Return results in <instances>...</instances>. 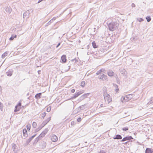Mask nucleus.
Listing matches in <instances>:
<instances>
[{
	"mask_svg": "<svg viewBox=\"0 0 153 153\" xmlns=\"http://www.w3.org/2000/svg\"><path fill=\"white\" fill-rule=\"evenodd\" d=\"M79 95L78 94H77V93H76L74 94V96L72 97L71 98H70V99H73L74 98H75L77 97Z\"/></svg>",
	"mask_w": 153,
	"mask_h": 153,
	"instance_id": "17",
	"label": "nucleus"
},
{
	"mask_svg": "<svg viewBox=\"0 0 153 153\" xmlns=\"http://www.w3.org/2000/svg\"><path fill=\"white\" fill-rule=\"evenodd\" d=\"M81 117H79L77 119V121L78 122H79L81 121Z\"/></svg>",
	"mask_w": 153,
	"mask_h": 153,
	"instance_id": "40",
	"label": "nucleus"
},
{
	"mask_svg": "<svg viewBox=\"0 0 153 153\" xmlns=\"http://www.w3.org/2000/svg\"><path fill=\"white\" fill-rule=\"evenodd\" d=\"M27 129L28 130H30V124H27Z\"/></svg>",
	"mask_w": 153,
	"mask_h": 153,
	"instance_id": "32",
	"label": "nucleus"
},
{
	"mask_svg": "<svg viewBox=\"0 0 153 153\" xmlns=\"http://www.w3.org/2000/svg\"><path fill=\"white\" fill-rule=\"evenodd\" d=\"M1 87L0 86V94L1 93Z\"/></svg>",
	"mask_w": 153,
	"mask_h": 153,
	"instance_id": "52",
	"label": "nucleus"
},
{
	"mask_svg": "<svg viewBox=\"0 0 153 153\" xmlns=\"http://www.w3.org/2000/svg\"><path fill=\"white\" fill-rule=\"evenodd\" d=\"M131 139H133L132 137L131 136H127L123 138L122 140H121V141H124L127 140H130Z\"/></svg>",
	"mask_w": 153,
	"mask_h": 153,
	"instance_id": "8",
	"label": "nucleus"
},
{
	"mask_svg": "<svg viewBox=\"0 0 153 153\" xmlns=\"http://www.w3.org/2000/svg\"><path fill=\"white\" fill-rule=\"evenodd\" d=\"M72 61L74 62H77V60L76 59H73Z\"/></svg>",
	"mask_w": 153,
	"mask_h": 153,
	"instance_id": "46",
	"label": "nucleus"
},
{
	"mask_svg": "<svg viewBox=\"0 0 153 153\" xmlns=\"http://www.w3.org/2000/svg\"><path fill=\"white\" fill-rule=\"evenodd\" d=\"M58 139L57 137L55 135H53L51 137V140L53 142H56Z\"/></svg>",
	"mask_w": 153,
	"mask_h": 153,
	"instance_id": "6",
	"label": "nucleus"
},
{
	"mask_svg": "<svg viewBox=\"0 0 153 153\" xmlns=\"http://www.w3.org/2000/svg\"><path fill=\"white\" fill-rule=\"evenodd\" d=\"M115 91L117 93H118L119 92V89L118 88V87L117 88H115Z\"/></svg>",
	"mask_w": 153,
	"mask_h": 153,
	"instance_id": "41",
	"label": "nucleus"
},
{
	"mask_svg": "<svg viewBox=\"0 0 153 153\" xmlns=\"http://www.w3.org/2000/svg\"><path fill=\"white\" fill-rule=\"evenodd\" d=\"M30 13V11H29V10H27V11H26L24 13L23 16V18H28Z\"/></svg>",
	"mask_w": 153,
	"mask_h": 153,
	"instance_id": "5",
	"label": "nucleus"
},
{
	"mask_svg": "<svg viewBox=\"0 0 153 153\" xmlns=\"http://www.w3.org/2000/svg\"><path fill=\"white\" fill-rule=\"evenodd\" d=\"M121 73L126 75L127 74L126 71L125 69H123L120 71Z\"/></svg>",
	"mask_w": 153,
	"mask_h": 153,
	"instance_id": "16",
	"label": "nucleus"
},
{
	"mask_svg": "<svg viewBox=\"0 0 153 153\" xmlns=\"http://www.w3.org/2000/svg\"><path fill=\"white\" fill-rule=\"evenodd\" d=\"M92 44L94 48H96L97 47L96 45V44L94 42H92Z\"/></svg>",
	"mask_w": 153,
	"mask_h": 153,
	"instance_id": "27",
	"label": "nucleus"
},
{
	"mask_svg": "<svg viewBox=\"0 0 153 153\" xmlns=\"http://www.w3.org/2000/svg\"><path fill=\"white\" fill-rule=\"evenodd\" d=\"M5 10L7 12L9 13H10L12 11L11 9L9 7H6L5 9Z\"/></svg>",
	"mask_w": 153,
	"mask_h": 153,
	"instance_id": "11",
	"label": "nucleus"
},
{
	"mask_svg": "<svg viewBox=\"0 0 153 153\" xmlns=\"http://www.w3.org/2000/svg\"><path fill=\"white\" fill-rule=\"evenodd\" d=\"M113 85L115 88H117L118 87V86L115 84H113Z\"/></svg>",
	"mask_w": 153,
	"mask_h": 153,
	"instance_id": "42",
	"label": "nucleus"
},
{
	"mask_svg": "<svg viewBox=\"0 0 153 153\" xmlns=\"http://www.w3.org/2000/svg\"><path fill=\"white\" fill-rule=\"evenodd\" d=\"M46 113L45 112H44L43 113H42L41 114V117L43 119L44 118V117H45V116H46Z\"/></svg>",
	"mask_w": 153,
	"mask_h": 153,
	"instance_id": "28",
	"label": "nucleus"
},
{
	"mask_svg": "<svg viewBox=\"0 0 153 153\" xmlns=\"http://www.w3.org/2000/svg\"><path fill=\"white\" fill-rule=\"evenodd\" d=\"M146 19L147 20V21L148 22H150L151 20V18L150 16H148L146 17Z\"/></svg>",
	"mask_w": 153,
	"mask_h": 153,
	"instance_id": "25",
	"label": "nucleus"
},
{
	"mask_svg": "<svg viewBox=\"0 0 153 153\" xmlns=\"http://www.w3.org/2000/svg\"><path fill=\"white\" fill-rule=\"evenodd\" d=\"M36 123L35 122H33L32 124V126L34 128H35L36 127Z\"/></svg>",
	"mask_w": 153,
	"mask_h": 153,
	"instance_id": "31",
	"label": "nucleus"
},
{
	"mask_svg": "<svg viewBox=\"0 0 153 153\" xmlns=\"http://www.w3.org/2000/svg\"><path fill=\"white\" fill-rule=\"evenodd\" d=\"M21 103L20 102L19 103V104L15 106V109L14 110L15 112H17L21 108Z\"/></svg>",
	"mask_w": 153,
	"mask_h": 153,
	"instance_id": "7",
	"label": "nucleus"
},
{
	"mask_svg": "<svg viewBox=\"0 0 153 153\" xmlns=\"http://www.w3.org/2000/svg\"><path fill=\"white\" fill-rule=\"evenodd\" d=\"M43 0H39L38 3H39L40 2L42 1Z\"/></svg>",
	"mask_w": 153,
	"mask_h": 153,
	"instance_id": "51",
	"label": "nucleus"
},
{
	"mask_svg": "<svg viewBox=\"0 0 153 153\" xmlns=\"http://www.w3.org/2000/svg\"><path fill=\"white\" fill-rule=\"evenodd\" d=\"M85 82L84 81H82L81 82V86L82 87H85Z\"/></svg>",
	"mask_w": 153,
	"mask_h": 153,
	"instance_id": "23",
	"label": "nucleus"
},
{
	"mask_svg": "<svg viewBox=\"0 0 153 153\" xmlns=\"http://www.w3.org/2000/svg\"><path fill=\"white\" fill-rule=\"evenodd\" d=\"M62 62H65L66 61V56L65 55H63L61 57Z\"/></svg>",
	"mask_w": 153,
	"mask_h": 153,
	"instance_id": "9",
	"label": "nucleus"
},
{
	"mask_svg": "<svg viewBox=\"0 0 153 153\" xmlns=\"http://www.w3.org/2000/svg\"><path fill=\"white\" fill-rule=\"evenodd\" d=\"M79 108H82V109H84V105H82L81 106L79 107Z\"/></svg>",
	"mask_w": 153,
	"mask_h": 153,
	"instance_id": "39",
	"label": "nucleus"
},
{
	"mask_svg": "<svg viewBox=\"0 0 153 153\" xmlns=\"http://www.w3.org/2000/svg\"><path fill=\"white\" fill-rule=\"evenodd\" d=\"M41 93L37 94L35 96V97L36 99H39L40 98V96L41 95Z\"/></svg>",
	"mask_w": 153,
	"mask_h": 153,
	"instance_id": "18",
	"label": "nucleus"
},
{
	"mask_svg": "<svg viewBox=\"0 0 153 153\" xmlns=\"http://www.w3.org/2000/svg\"><path fill=\"white\" fill-rule=\"evenodd\" d=\"M131 7H135V4H134V3H132V4H131Z\"/></svg>",
	"mask_w": 153,
	"mask_h": 153,
	"instance_id": "47",
	"label": "nucleus"
},
{
	"mask_svg": "<svg viewBox=\"0 0 153 153\" xmlns=\"http://www.w3.org/2000/svg\"><path fill=\"white\" fill-rule=\"evenodd\" d=\"M132 97V95L129 94L125 96H122L121 99V100L123 102H128L130 100Z\"/></svg>",
	"mask_w": 153,
	"mask_h": 153,
	"instance_id": "2",
	"label": "nucleus"
},
{
	"mask_svg": "<svg viewBox=\"0 0 153 153\" xmlns=\"http://www.w3.org/2000/svg\"><path fill=\"white\" fill-rule=\"evenodd\" d=\"M83 93V92H82V91H80L79 92H78L77 93L79 95L80 94H82Z\"/></svg>",
	"mask_w": 153,
	"mask_h": 153,
	"instance_id": "43",
	"label": "nucleus"
},
{
	"mask_svg": "<svg viewBox=\"0 0 153 153\" xmlns=\"http://www.w3.org/2000/svg\"><path fill=\"white\" fill-rule=\"evenodd\" d=\"M102 105H102V104H101V107H102Z\"/></svg>",
	"mask_w": 153,
	"mask_h": 153,
	"instance_id": "57",
	"label": "nucleus"
},
{
	"mask_svg": "<svg viewBox=\"0 0 153 153\" xmlns=\"http://www.w3.org/2000/svg\"><path fill=\"white\" fill-rule=\"evenodd\" d=\"M108 74L109 76H111L114 75V73L112 71H109L108 72Z\"/></svg>",
	"mask_w": 153,
	"mask_h": 153,
	"instance_id": "15",
	"label": "nucleus"
},
{
	"mask_svg": "<svg viewBox=\"0 0 153 153\" xmlns=\"http://www.w3.org/2000/svg\"><path fill=\"white\" fill-rule=\"evenodd\" d=\"M2 104L0 102V109H1L2 108Z\"/></svg>",
	"mask_w": 153,
	"mask_h": 153,
	"instance_id": "49",
	"label": "nucleus"
},
{
	"mask_svg": "<svg viewBox=\"0 0 153 153\" xmlns=\"http://www.w3.org/2000/svg\"><path fill=\"white\" fill-rule=\"evenodd\" d=\"M7 54H8V53H7V52H4L2 55V58H4L7 55Z\"/></svg>",
	"mask_w": 153,
	"mask_h": 153,
	"instance_id": "22",
	"label": "nucleus"
},
{
	"mask_svg": "<svg viewBox=\"0 0 153 153\" xmlns=\"http://www.w3.org/2000/svg\"><path fill=\"white\" fill-rule=\"evenodd\" d=\"M35 136V135H33V136H32L31 137V138H32L33 139V138Z\"/></svg>",
	"mask_w": 153,
	"mask_h": 153,
	"instance_id": "54",
	"label": "nucleus"
},
{
	"mask_svg": "<svg viewBox=\"0 0 153 153\" xmlns=\"http://www.w3.org/2000/svg\"><path fill=\"white\" fill-rule=\"evenodd\" d=\"M7 75L8 76H11L12 74V73L11 72H7Z\"/></svg>",
	"mask_w": 153,
	"mask_h": 153,
	"instance_id": "34",
	"label": "nucleus"
},
{
	"mask_svg": "<svg viewBox=\"0 0 153 153\" xmlns=\"http://www.w3.org/2000/svg\"><path fill=\"white\" fill-rule=\"evenodd\" d=\"M60 43H59L58 45L56 46V48H57L60 45Z\"/></svg>",
	"mask_w": 153,
	"mask_h": 153,
	"instance_id": "53",
	"label": "nucleus"
},
{
	"mask_svg": "<svg viewBox=\"0 0 153 153\" xmlns=\"http://www.w3.org/2000/svg\"><path fill=\"white\" fill-rule=\"evenodd\" d=\"M12 149L13 150V151L15 152L16 153L17 152V150H16V148H17V146H16V145L15 144H13L12 146Z\"/></svg>",
	"mask_w": 153,
	"mask_h": 153,
	"instance_id": "12",
	"label": "nucleus"
},
{
	"mask_svg": "<svg viewBox=\"0 0 153 153\" xmlns=\"http://www.w3.org/2000/svg\"><path fill=\"white\" fill-rule=\"evenodd\" d=\"M98 153H106V152L103 151V150H101Z\"/></svg>",
	"mask_w": 153,
	"mask_h": 153,
	"instance_id": "44",
	"label": "nucleus"
},
{
	"mask_svg": "<svg viewBox=\"0 0 153 153\" xmlns=\"http://www.w3.org/2000/svg\"><path fill=\"white\" fill-rule=\"evenodd\" d=\"M30 138V140H32V139H32V138H31V137H30V138Z\"/></svg>",
	"mask_w": 153,
	"mask_h": 153,
	"instance_id": "56",
	"label": "nucleus"
},
{
	"mask_svg": "<svg viewBox=\"0 0 153 153\" xmlns=\"http://www.w3.org/2000/svg\"><path fill=\"white\" fill-rule=\"evenodd\" d=\"M153 151L149 148H147L145 151V153H152Z\"/></svg>",
	"mask_w": 153,
	"mask_h": 153,
	"instance_id": "13",
	"label": "nucleus"
},
{
	"mask_svg": "<svg viewBox=\"0 0 153 153\" xmlns=\"http://www.w3.org/2000/svg\"><path fill=\"white\" fill-rule=\"evenodd\" d=\"M47 123H48L46 121L45 122H43L41 126L40 127L38 128L40 130L41 129L43 126L46 124Z\"/></svg>",
	"mask_w": 153,
	"mask_h": 153,
	"instance_id": "14",
	"label": "nucleus"
},
{
	"mask_svg": "<svg viewBox=\"0 0 153 153\" xmlns=\"http://www.w3.org/2000/svg\"><path fill=\"white\" fill-rule=\"evenodd\" d=\"M99 78L103 81L106 80L107 79V76L103 74H100V75L99 76Z\"/></svg>",
	"mask_w": 153,
	"mask_h": 153,
	"instance_id": "4",
	"label": "nucleus"
},
{
	"mask_svg": "<svg viewBox=\"0 0 153 153\" xmlns=\"http://www.w3.org/2000/svg\"><path fill=\"white\" fill-rule=\"evenodd\" d=\"M48 131V128L45 129L42 132L45 134H46L47 133Z\"/></svg>",
	"mask_w": 153,
	"mask_h": 153,
	"instance_id": "29",
	"label": "nucleus"
},
{
	"mask_svg": "<svg viewBox=\"0 0 153 153\" xmlns=\"http://www.w3.org/2000/svg\"><path fill=\"white\" fill-rule=\"evenodd\" d=\"M150 100L151 101L148 103V104H150L152 103H153V97L151 98Z\"/></svg>",
	"mask_w": 153,
	"mask_h": 153,
	"instance_id": "36",
	"label": "nucleus"
},
{
	"mask_svg": "<svg viewBox=\"0 0 153 153\" xmlns=\"http://www.w3.org/2000/svg\"><path fill=\"white\" fill-rule=\"evenodd\" d=\"M45 135V134L43 132H42L39 136V138L42 137H44Z\"/></svg>",
	"mask_w": 153,
	"mask_h": 153,
	"instance_id": "26",
	"label": "nucleus"
},
{
	"mask_svg": "<svg viewBox=\"0 0 153 153\" xmlns=\"http://www.w3.org/2000/svg\"><path fill=\"white\" fill-rule=\"evenodd\" d=\"M118 26L119 24L117 22H113L109 24V28L110 30L113 31L117 29Z\"/></svg>",
	"mask_w": 153,
	"mask_h": 153,
	"instance_id": "1",
	"label": "nucleus"
},
{
	"mask_svg": "<svg viewBox=\"0 0 153 153\" xmlns=\"http://www.w3.org/2000/svg\"><path fill=\"white\" fill-rule=\"evenodd\" d=\"M31 141V140H30V138H29V139L28 140H27V142H28V143H29V142H30Z\"/></svg>",
	"mask_w": 153,
	"mask_h": 153,
	"instance_id": "50",
	"label": "nucleus"
},
{
	"mask_svg": "<svg viewBox=\"0 0 153 153\" xmlns=\"http://www.w3.org/2000/svg\"><path fill=\"white\" fill-rule=\"evenodd\" d=\"M48 131V128L45 129L42 132L45 134H46L47 133Z\"/></svg>",
	"mask_w": 153,
	"mask_h": 153,
	"instance_id": "30",
	"label": "nucleus"
},
{
	"mask_svg": "<svg viewBox=\"0 0 153 153\" xmlns=\"http://www.w3.org/2000/svg\"><path fill=\"white\" fill-rule=\"evenodd\" d=\"M16 37V35H12V36L10 38V40H13L14 38Z\"/></svg>",
	"mask_w": 153,
	"mask_h": 153,
	"instance_id": "24",
	"label": "nucleus"
},
{
	"mask_svg": "<svg viewBox=\"0 0 153 153\" xmlns=\"http://www.w3.org/2000/svg\"><path fill=\"white\" fill-rule=\"evenodd\" d=\"M51 120V117H49L46 120V121L48 123Z\"/></svg>",
	"mask_w": 153,
	"mask_h": 153,
	"instance_id": "45",
	"label": "nucleus"
},
{
	"mask_svg": "<svg viewBox=\"0 0 153 153\" xmlns=\"http://www.w3.org/2000/svg\"><path fill=\"white\" fill-rule=\"evenodd\" d=\"M51 110V107H48L47 109V111L48 112H49Z\"/></svg>",
	"mask_w": 153,
	"mask_h": 153,
	"instance_id": "37",
	"label": "nucleus"
},
{
	"mask_svg": "<svg viewBox=\"0 0 153 153\" xmlns=\"http://www.w3.org/2000/svg\"><path fill=\"white\" fill-rule=\"evenodd\" d=\"M122 129L123 131H127L128 130V128L127 127H123V128Z\"/></svg>",
	"mask_w": 153,
	"mask_h": 153,
	"instance_id": "35",
	"label": "nucleus"
},
{
	"mask_svg": "<svg viewBox=\"0 0 153 153\" xmlns=\"http://www.w3.org/2000/svg\"><path fill=\"white\" fill-rule=\"evenodd\" d=\"M30 138V140H32V139H32V138H31V137H30V138Z\"/></svg>",
	"mask_w": 153,
	"mask_h": 153,
	"instance_id": "55",
	"label": "nucleus"
},
{
	"mask_svg": "<svg viewBox=\"0 0 153 153\" xmlns=\"http://www.w3.org/2000/svg\"><path fill=\"white\" fill-rule=\"evenodd\" d=\"M90 94V93H88L87 94H85L82 95L80 98L82 99H83L86 98Z\"/></svg>",
	"mask_w": 153,
	"mask_h": 153,
	"instance_id": "10",
	"label": "nucleus"
},
{
	"mask_svg": "<svg viewBox=\"0 0 153 153\" xmlns=\"http://www.w3.org/2000/svg\"><path fill=\"white\" fill-rule=\"evenodd\" d=\"M106 88L105 87H103V92H105L107 91Z\"/></svg>",
	"mask_w": 153,
	"mask_h": 153,
	"instance_id": "38",
	"label": "nucleus"
},
{
	"mask_svg": "<svg viewBox=\"0 0 153 153\" xmlns=\"http://www.w3.org/2000/svg\"><path fill=\"white\" fill-rule=\"evenodd\" d=\"M104 71H105V70L104 69H101L99 71H98L97 72L96 74L97 75H98V74H100H100H101V73H100L101 72H104Z\"/></svg>",
	"mask_w": 153,
	"mask_h": 153,
	"instance_id": "21",
	"label": "nucleus"
},
{
	"mask_svg": "<svg viewBox=\"0 0 153 153\" xmlns=\"http://www.w3.org/2000/svg\"><path fill=\"white\" fill-rule=\"evenodd\" d=\"M104 97L105 101L107 102L108 103L112 101V99L108 94L105 93L104 94Z\"/></svg>",
	"mask_w": 153,
	"mask_h": 153,
	"instance_id": "3",
	"label": "nucleus"
},
{
	"mask_svg": "<svg viewBox=\"0 0 153 153\" xmlns=\"http://www.w3.org/2000/svg\"><path fill=\"white\" fill-rule=\"evenodd\" d=\"M122 138V137L120 135H117L114 138V139H120Z\"/></svg>",
	"mask_w": 153,
	"mask_h": 153,
	"instance_id": "19",
	"label": "nucleus"
},
{
	"mask_svg": "<svg viewBox=\"0 0 153 153\" xmlns=\"http://www.w3.org/2000/svg\"><path fill=\"white\" fill-rule=\"evenodd\" d=\"M137 20L139 22L143 21V19L142 18H138L137 19Z\"/></svg>",
	"mask_w": 153,
	"mask_h": 153,
	"instance_id": "33",
	"label": "nucleus"
},
{
	"mask_svg": "<svg viewBox=\"0 0 153 153\" xmlns=\"http://www.w3.org/2000/svg\"><path fill=\"white\" fill-rule=\"evenodd\" d=\"M23 133L24 135H25V137H26L27 135V130L26 129H24L23 130Z\"/></svg>",
	"mask_w": 153,
	"mask_h": 153,
	"instance_id": "20",
	"label": "nucleus"
},
{
	"mask_svg": "<svg viewBox=\"0 0 153 153\" xmlns=\"http://www.w3.org/2000/svg\"><path fill=\"white\" fill-rule=\"evenodd\" d=\"M75 91V89H72L71 90V92L72 93H74Z\"/></svg>",
	"mask_w": 153,
	"mask_h": 153,
	"instance_id": "48",
	"label": "nucleus"
}]
</instances>
